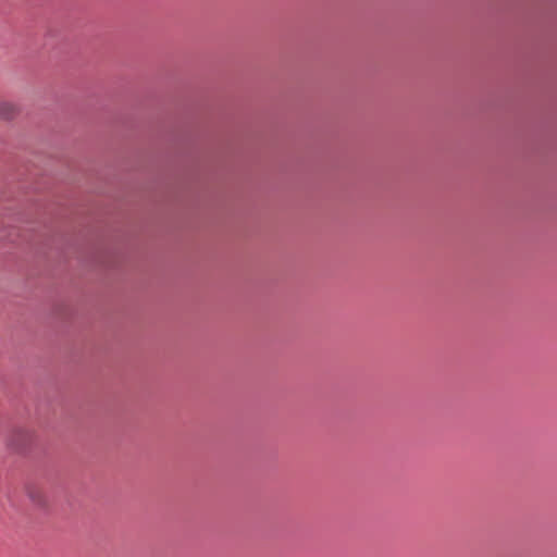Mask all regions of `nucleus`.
<instances>
[{
	"mask_svg": "<svg viewBox=\"0 0 557 557\" xmlns=\"http://www.w3.org/2000/svg\"><path fill=\"white\" fill-rule=\"evenodd\" d=\"M18 107L12 101H0V119L4 121L13 120L18 114Z\"/></svg>",
	"mask_w": 557,
	"mask_h": 557,
	"instance_id": "obj_1",
	"label": "nucleus"
},
{
	"mask_svg": "<svg viewBox=\"0 0 557 557\" xmlns=\"http://www.w3.org/2000/svg\"><path fill=\"white\" fill-rule=\"evenodd\" d=\"M28 495L32 498V500L35 502L36 504H44V495L39 490H30L28 492Z\"/></svg>",
	"mask_w": 557,
	"mask_h": 557,
	"instance_id": "obj_2",
	"label": "nucleus"
},
{
	"mask_svg": "<svg viewBox=\"0 0 557 557\" xmlns=\"http://www.w3.org/2000/svg\"><path fill=\"white\" fill-rule=\"evenodd\" d=\"M14 432H15L16 435H18V436H21V437H23L25 440H28L32 436L30 431L26 430V429H23V428H17V429H15Z\"/></svg>",
	"mask_w": 557,
	"mask_h": 557,
	"instance_id": "obj_3",
	"label": "nucleus"
}]
</instances>
